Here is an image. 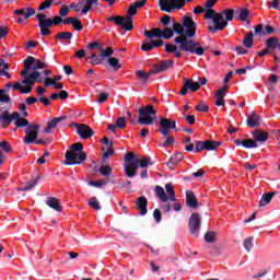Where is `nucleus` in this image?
Listing matches in <instances>:
<instances>
[{
  "label": "nucleus",
  "mask_w": 280,
  "mask_h": 280,
  "mask_svg": "<svg viewBox=\"0 0 280 280\" xmlns=\"http://www.w3.org/2000/svg\"><path fill=\"white\" fill-rule=\"evenodd\" d=\"M44 68H46V63L44 61L33 57H27L24 60V71H22L24 80L15 82L13 88L21 90L22 93H31L34 84L40 77V72L38 70Z\"/></svg>",
  "instance_id": "nucleus-1"
},
{
  "label": "nucleus",
  "mask_w": 280,
  "mask_h": 280,
  "mask_svg": "<svg viewBox=\"0 0 280 280\" xmlns=\"http://www.w3.org/2000/svg\"><path fill=\"white\" fill-rule=\"evenodd\" d=\"M234 18L233 9H225L221 13H218L213 9H207L205 12V19L211 20L210 25H208V31L211 33H217L223 31L225 26L229 25Z\"/></svg>",
  "instance_id": "nucleus-2"
},
{
  "label": "nucleus",
  "mask_w": 280,
  "mask_h": 280,
  "mask_svg": "<svg viewBox=\"0 0 280 280\" xmlns=\"http://www.w3.org/2000/svg\"><path fill=\"white\" fill-rule=\"evenodd\" d=\"M151 159L145 158L143 160H140L138 155H135L132 152H128L125 155V175L128 176L129 178L133 177L137 175V168L139 167H148L151 165L150 163Z\"/></svg>",
  "instance_id": "nucleus-3"
},
{
  "label": "nucleus",
  "mask_w": 280,
  "mask_h": 280,
  "mask_svg": "<svg viewBox=\"0 0 280 280\" xmlns=\"http://www.w3.org/2000/svg\"><path fill=\"white\" fill-rule=\"evenodd\" d=\"M174 43L178 45L179 50L189 52L195 56L205 55V48L196 39H189L185 35L178 36L174 39Z\"/></svg>",
  "instance_id": "nucleus-4"
},
{
  "label": "nucleus",
  "mask_w": 280,
  "mask_h": 280,
  "mask_svg": "<svg viewBox=\"0 0 280 280\" xmlns=\"http://www.w3.org/2000/svg\"><path fill=\"white\" fill-rule=\"evenodd\" d=\"M173 31L175 34L186 38L195 37L197 24L190 16H184L182 23H173Z\"/></svg>",
  "instance_id": "nucleus-5"
},
{
  "label": "nucleus",
  "mask_w": 280,
  "mask_h": 280,
  "mask_svg": "<svg viewBox=\"0 0 280 280\" xmlns=\"http://www.w3.org/2000/svg\"><path fill=\"white\" fill-rule=\"evenodd\" d=\"M83 143L77 142L71 145L70 151L66 153V165H80L86 160V153L83 151Z\"/></svg>",
  "instance_id": "nucleus-6"
},
{
  "label": "nucleus",
  "mask_w": 280,
  "mask_h": 280,
  "mask_svg": "<svg viewBox=\"0 0 280 280\" xmlns=\"http://www.w3.org/2000/svg\"><path fill=\"white\" fill-rule=\"evenodd\" d=\"M164 188L166 189V191H165ZM164 188L162 186H156L155 189H154L155 195L158 196L160 201H162V202H167V201L175 202L176 201V195H175L173 184L167 183L164 186Z\"/></svg>",
  "instance_id": "nucleus-7"
},
{
  "label": "nucleus",
  "mask_w": 280,
  "mask_h": 280,
  "mask_svg": "<svg viewBox=\"0 0 280 280\" xmlns=\"http://www.w3.org/2000/svg\"><path fill=\"white\" fill-rule=\"evenodd\" d=\"M138 124L143 126H152L155 119L156 110L153 109L152 105L139 108Z\"/></svg>",
  "instance_id": "nucleus-8"
},
{
  "label": "nucleus",
  "mask_w": 280,
  "mask_h": 280,
  "mask_svg": "<svg viewBox=\"0 0 280 280\" xmlns=\"http://www.w3.org/2000/svg\"><path fill=\"white\" fill-rule=\"evenodd\" d=\"M98 0H80L77 3H71L70 9L81 15H86L92 9V5H97Z\"/></svg>",
  "instance_id": "nucleus-9"
},
{
  "label": "nucleus",
  "mask_w": 280,
  "mask_h": 280,
  "mask_svg": "<svg viewBox=\"0 0 280 280\" xmlns=\"http://www.w3.org/2000/svg\"><path fill=\"white\" fill-rule=\"evenodd\" d=\"M159 5L162 11L172 13L175 9H183L185 0H159Z\"/></svg>",
  "instance_id": "nucleus-10"
},
{
  "label": "nucleus",
  "mask_w": 280,
  "mask_h": 280,
  "mask_svg": "<svg viewBox=\"0 0 280 280\" xmlns=\"http://www.w3.org/2000/svg\"><path fill=\"white\" fill-rule=\"evenodd\" d=\"M39 129L40 126L37 124H31L30 126H27L25 129V137L23 138L24 144L30 145L34 143L36 138H38Z\"/></svg>",
  "instance_id": "nucleus-11"
},
{
  "label": "nucleus",
  "mask_w": 280,
  "mask_h": 280,
  "mask_svg": "<svg viewBox=\"0 0 280 280\" xmlns=\"http://www.w3.org/2000/svg\"><path fill=\"white\" fill-rule=\"evenodd\" d=\"M144 35L149 38H163V39H168L174 36V30L172 28H164L163 31L161 28H154L152 31H145Z\"/></svg>",
  "instance_id": "nucleus-12"
},
{
  "label": "nucleus",
  "mask_w": 280,
  "mask_h": 280,
  "mask_svg": "<svg viewBox=\"0 0 280 280\" xmlns=\"http://www.w3.org/2000/svg\"><path fill=\"white\" fill-rule=\"evenodd\" d=\"M107 22H114L116 25L121 26L125 31L130 32L133 28L132 18L130 16H110L106 19Z\"/></svg>",
  "instance_id": "nucleus-13"
},
{
  "label": "nucleus",
  "mask_w": 280,
  "mask_h": 280,
  "mask_svg": "<svg viewBox=\"0 0 280 280\" xmlns=\"http://www.w3.org/2000/svg\"><path fill=\"white\" fill-rule=\"evenodd\" d=\"M201 225V218L199 213H192L189 219V232L192 236L198 237Z\"/></svg>",
  "instance_id": "nucleus-14"
},
{
  "label": "nucleus",
  "mask_w": 280,
  "mask_h": 280,
  "mask_svg": "<svg viewBox=\"0 0 280 280\" xmlns=\"http://www.w3.org/2000/svg\"><path fill=\"white\" fill-rule=\"evenodd\" d=\"M176 128V121L175 120H168L164 117L160 118V129L159 132L163 136V137H167L170 130L175 129Z\"/></svg>",
  "instance_id": "nucleus-15"
},
{
  "label": "nucleus",
  "mask_w": 280,
  "mask_h": 280,
  "mask_svg": "<svg viewBox=\"0 0 280 280\" xmlns=\"http://www.w3.org/2000/svg\"><path fill=\"white\" fill-rule=\"evenodd\" d=\"M174 67V61L172 59L161 60L156 65L152 66L151 73L159 74Z\"/></svg>",
  "instance_id": "nucleus-16"
},
{
  "label": "nucleus",
  "mask_w": 280,
  "mask_h": 280,
  "mask_svg": "<svg viewBox=\"0 0 280 280\" xmlns=\"http://www.w3.org/2000/svg\"><path fill=\"white\" fill-rule=\"evenodd\" d=\"M19 118V113L14 112L12 115H10L9 110H3L0 115V122L3 127H8L11 125L12 120Z\"/></svg>",
  "instance_id": "nucleus-17"
},
{
  "label": "nucleus",
  "mask_w": 280,
  "mask_h": 280,
  "mask_svg": "<svg viewBox=\"0 0 280 280\" xmlns=\"http://www.w3.org/2000/svg\"><path fill=\"white\" fill-rule=\"evenodd\" d=\"M200 89V84L194 80H186L184 86L180 90V95H187L188 90L196 92Z\"/></svg>",
  "instance_id": "nucleus-18"
},
{
  "label": "nucleus",
  "mask_w": 280,
  "mask_h": 280,
  "mask_svg": "<svg viewBox=\"0 0 280 280\" xmlns=\"http://www.w3.org/2000/svg\"><path fill=\"white\" fill-rule=\"evenodd\" d=\"M46 206L55 210L56 212H62V206L60 200L55 197H48L46 199Z\"/></svg>",
  "instance_id": "nucleus-19"
},
{
  "label": "nucleus",
  "mask_w": 280,
  "mask_h": 280,
  "mask_svg": "<svg viewBox=\"0 0 280 280\" xmlns=\"http://www.w3.org/2000/svg\"><path fill=\"white\" fill-rule=\"evenodd\" d=\"M77 130H78V135L82 138V139H88L90 137L93 136V131L92 129L86 126V125H79L77 127Z\"/></svg>",
  "instance_id": "nucleus-20"
},
{
  "label": "nucleus",
  "mask_w": 280,
  "mask_h": 280,
  "mask_svg": "<svg viewBox=\"0 0 280 280\" xmlns=\"http://www.w3.org/2000/svg\"><path fill=\"white\" fill-rule=\"evenodd\" d=\"M66 118H67V117H59V118H55V119H52V120H49V121L47 122L46 128L44 129V132H45V133H51L52 130L56 128V126H57L58 124H60L62 120H66Z\"/></svg>",
  "instance_id": "nucleus-21"
},
{
  "label": "nucleus",
  "mask_w": 280,
  "mask_h": 280,
  "mask_svg": "<svg viewBox=\"0 0 280 280\" xmlns=\"http://www.w3.org/2000/svg\"><path fill=\"white\" fill-rule=\"evenodd\" d=\"M164 44L163 39H155V40H151L149 43H144L142 45V50L143 51H151L152 49H154L155 47H160Z\"/></svg>",
  "instance_id": "nucleus-22"
},
{
  "label": "nucleus",
  "mask_w": 280,
  "mask_h": 280,
  "mask_svg": "<svg viewBox=\"0 0 280 280\" xmlns=\"http://www.w3.org/2000/svg\"><path fill=\"white\" fill-rule=\"evenodd\" d=\"M37 21H38V25L39 27H51L52 24V19H46V15L40 13L36 15Z\"/></svg>",
  "instance_id": "nucleus-23"
},
{
  "label": "nucleus",
  "mask_w": 280,
  "mask_h": 280,
  "mask_svg": "<svg viewBox=\"0 0 280 280\" xmlns=\"http://www.w3.org/2000/svg\"><path fill=\"white\" fill-rule=\"evenodd\" d=\"M186 205L190 208L198 207L197 198H196L194 191H191V190L186 191Z\"/></svg>",
  "instance_id": "nucleus-24"
},
{
  "label": "nucleus",
  "mask_w": 280,
  "mask_h": 280,
  "mask_svg": "<svg viewBox=\"0 0 280 280\" xmlns=\"http://www.w3.org/2000/svg\"><path fill=\"white\" fill-rule=\"evenodd\" d=\"M147 205H148V201L144 197H139L138 200L136 201V206L140 211V215L147 214Z\"/></svg>",
  "instance_id": "nucleus-25"
},
{
  "label": "nucleus",
  "mask_w": 280,
  "mask_h": 280,
  "mask_svg": "<svg viewBox=\"0 0 280 280\" xmlns=\"http://www.w3.org/2000/svg\"><path fill=\"white\" fill-rule=\"evenodd\" d=\"M14 14L18 16H23L24 20H28L31 16H33L35 14V10L34 9H20V10H15Z\"/></svg>",
  "instance_id": "nucleus-26"
},
{
  "label": "nucleus",
  "mask_w": 280,
  "mask_h": 280,
  "mask_svg": "<svg viewBox=\"0 0 280 280\" xmlns=\"http://www.w3.org/2000/svg\"><path fill=\"white\" fill-rule=\"evenodd\" d=\"M184 160V155L180 152H176L172 155L171 160L167 163L168 167L178 165Z\"/></svg>",
  "instance_id": "nucleus-27"
},
{
  "label": "nucleus",
  "mask_w": 280,
  "mask_h": 280,
  "mask_svg": "<svg viewBox=\"0 0 280 280\" xmlns=\"http://www.w3.org/2000/svg\"><path fill=\"white\" fill-rule=\"evenodd\" d=\"M102 56L97 55L96 52H92L91 56L88 57V60L91 66L96 67L102 63Z\"/></svg>",
  "instance_id": "nucleus-28"
},
{
  "label": "nucleus",
  "mask_w": 280,
  "mask_h": 280,
  "mask_svg": "<svg viewBox=\"0 0 280 280\" xmlns=\"http://www.w3.org/2000/svg\"><path fill=\"white\" fill-rule=\"evenodd\" d=\"M261 120V117L255 113H253L248 118H247V126L249 127H256L259 126V121Z\"/></svg>",
  "instance_id": "nucleus-29"
},
{
  "label": "nucleus",
  "mask_w": 280,
  "mask_h": 280,
  "mask_svg": "<svg viewBox=\"0 0 280 280\" xmlns=\"http://www.w3.org/2000/svg\"><path fill=\"white\" fill-rule=\"evenodd\" d=\"M273 196V192H267L262 195L259 201V207H266L267 205H269V202L272 201Z\"/></svg>",
  "instance_id": "nucleus-30"
},
{
  "label": "nucleus",
  "mask_w": 280,
  "mask_h": 280,
  "mask_svg": "<svg viewBox=\"0 0 280 280\" xmlns=\"http://www.w3.org/2000/svg\"><path fill=\"white\" fill-rule=\"evenodd\" d=\"M254 137L258 142H266L268 140V132L257 130L254 132Z\"/></svg>",
  "instance_id": "nucleus-31"
},
{
  "label": "nucleus",
  "mask_w": 280,
  "mask_h": 280,
  "mask_svg": "<svg viewBox=\"0 0 280 280\" xmlns=\"http://www.w3.org/2000/svg\"><path fill=\"white\" fill-rule=\"evenodd\" d=\"M221 145V143L219 141H214V140H206L205 141V147L207 151H213L217 148H219Z\"/></svg>",
  "instance_id": "nucleus-32"
},
{
  "label": "nucleus",
  "mask_w": 280,
  "mask_h": 280,
  "mask_svg": "<svg viewBox=\"0 0 280 280\" xmlns=\"http://www.w3.org/2000/svg\"><path fill=\"white\" fill-rule=\"evenodd\" d=\"M107 62L109 63L110 67L114 68L115 71H118L121 68V65L119 63V59L117 58H109L107 59Z\"/></svg>",
  "instance_id": "nucleus-33"
},
{
  "label": "nucleus",
  "mask_w": 280,
  "mask_h": 280,
  "mask_svg": "<svg viewBox=\"0 0 280 280\" xmlns=\"http://www.w3.org/2000/svg\"><path fill=\"white\" fill-rule=\"evenodd\" d=\"M0 150L1 152L3 151L4 153L9 154L12 151L11 144L9 141H1L0 142Z\"/></svg>",
  "instance_id": "nucleus-34"
},
{
  "label": "nucleus",
  "mask_w": 280,
  "mask_h": 280,
  "mask_svg": "<svg viewBox=\"0 0 280 280\" xmlns=\"http://www.w3.org/2000/svg\"><path fill=\"white\" fill-rule=\"evenodd\" d=\"M151 74H153L152 70H150V72H145L143 70H138L136 72V75L139 78V79H142V80H149Z\"/></svg>",
  "instance_id": "nucleus-35"
},
{
  "label": "nucleus",
  "mask_w": 280,
  "mask_h": 280,
  "mask_svg": "<svg viewBox=\"0 0 280 280\" xmlns=\"http://www.w3.org/2000/svg\"><path fill=\"white\" fill-rule=\"evenodd\" d=\"M89 207L93 208L96 211L101 210V205L100 201L97 200L96 197H92L89 201Z\"/></svg>",
  "instance_id": "nucleus-36"
},
{
  "label": "nucleus",
  "mask_w": 280,
  "mask_h": 280,
  "mask_svg": "<svg viewBox=\"0 0 280 280\" xmlns=\"http://www.w3.org/2000/svg\"><path fill=\"white\" fill-rule=\"evenodd\" d=\"M72 33L71 32H60L56 35L57 39H63V40H69L72 38Z\"/></svg>",
  "instance_id": "nucleus-37"
},
{
  "label": "nucleus",
  "mask_w": 280,
  "mask_h": 280,
  "mask_svg": "<svg viewBox=\"0 0 280 280\" xmlns=\"http://www.w3.org/2000/svg\"><path fill=\"white\" fill-rule=\"evenodd\" d=\"M253 246H254V237H247L244 241V247H245L246 252L250 253Z\"/></svg>",
  "instance_id": "nucleus-38"
},
{
  "label": "nucleus",
  "mask_w": 280,
  "mask_h": 280,
  "mask_svg": "<svg viewBox=\"0 0 280 280\" xmlns=\"http://www.w3.org/2000/svg\"><path fill=\"white\" fill-rule=\"evenodd\" d=\"M205 240L207 243H213L217 241V233L214 232H207L205 235Z\"/></svg>",
  "instance_id": "nucleus-39"
},
{
  "label": "nucleus",
  "mask_w": 280,
  "mask_h": 280,
  "mask_svg": "<svg viewBox=\"0 0 280 280\" xmlns=\"http://www.w3.org/2000/svg\"><path fill=\"white\" fill-rule=\"evenodd\" d=\"M13 120H15V126H16L18 128L28 126V120H27V119H24V118H21L20 116H18V118H16V119H13Z\"/></svg>",
  "instance_id": "nucleus-40"
},
{
  "label": "nucleus",
  "mask_w": 280,
  "mask_h": 280,
  "mask_svg": "<svg viewBox=\"0 0 280 280\" xmlns=\"http://www.w3.org/2000/svg\"><path fill=\"white\" fill-rule=\"evenodd\" d=\"M279 47V39L276 38V37H271L267 40V47L268 48H276V47Z\"/></svg>",
  "instance_id": "nucleus-41"
},
{
  "label": "nucleus",
  "mask_w": 280,
  "mask_h": 280,
  "mask_svg": "<svg viewBox=\"0 0 280 280\" xmlns=\"http://www.w3.org/2000/svg\"><path fill=\"white\" fill-rule=\"evenodd\" d=\"M243 145L247 149H253V148H257V143L255 140H252V139H246V140H243Z\"/></svg>",
  "instance_id": "nucleus-42"
},
{
  "label": "nucleus",
  "mask_w": 280,
  "mask_h": 280,
  "mask_svg": "<svg viewBox=\"0 0 280 280\" xmlns=\"http://www.w3.org/2000/svg\"><path fill=\"white\" fill-rule=\"evenodd\" d=\"M244 45L247 48H250L253 46V33L252 32L247 33V35L244 39Z\"/></svg>",
  "instance_id": "nucleus-43"
},
{
  "label": "nucleus",
  "mask_w": 280,
  "mask_h": 280,
  "mask_svg": "<svg viewBox=\"0 0 280 280\" xmlns=\"http://www.w3.org/2000/svg\"><path fill=\"white\" fill-rule=\"evenodd\" d=\"M74 30H77L78 32L83 30V25H82V21L78 20L77 18L73 19L72 24Z\"/></svg>",
  "instance_id": "nucleus-44"
},
{
  "label": "nucleus",
  "mask_w": 280,
  "mask_h": 280,
  "mask_svg": "<svg viewBox=\"0 0 280 280\" xmlns=\"http://www.w3.org/2000/svg\"><path fill=\"white\" fill-rule=\"evenodd\" d=\"M100 51H101L102 58L113 56V54H114L112 47H107L105 50L100 47Z\"/></svg>",
  "instance_id": "nucleus-45"
},
{
  "label": "nucleus",
  "mask_w": 280,
  "mask_h": 280,
  "mask_svg": "<svg viewBox=\"0 0 280 280\" xmlns=\"http://www.w3.org/2000/svg\"><path fill=\"white\" fill-rule=\"evenodd\" d=\"M51 4H52V0H46L39 4L38 10L44 11L46 9H49Z\"/></svg>",
  "instance_id": "nucleus-46"
},
{
  "label": "nucleus",
  "mask_w": 280,
  "mask_h": 280,
  "mask_svg": "<svg viewBox=\"0 0 280 280\" xmlns=\"http://www.w3.org/2000/svg\"><path fill=\"white\" fill-rule=\"evenodd\" d=\"M35 186H36V179H33V180H30L25 187L20 188V189H18V190H21V191H28V190H31V189H32L33 187H35Z\"/></svg>",
  "instance_id": "nucleus-47"
},
{
  "label": "nucleus",
  "mask_w": 280,
  "mask_h": 280,
  "mask_svg": "<svg viewBox=\"0 0 280 280\" xmlns=\"http://www.w3.org/2000/svg\"><path fill=\"white\" fill-rule=\"evenodd\" d=\"M228 89H229V86L225 85V86L222 88L221 90H218V91L215 92V97H217V98H224Z\"/></svg>",
  "instance_id": "nucleus-48"
},
{
  "label": "nucleus",
  "mask_w": 280,
  "mask_h": 280,
  "mask_svg": "<svg viewBox=\"0 0 280 280\" xmlns=\"http://www.w3.org/2000/svg\"><path fill=\"white\" fill-rule=\"evenodd\" d=\"M89 185L91 187H103L104 185H106V182L105 180H90L89 182Z\"/></svg>",
  "instance_id": "nucleus-49"
},
{
  "label": "nucleus",
  "mask_w": 280,
  "mask_h": 280,
  "mask_svg": "<svg viewBox=\"0 0 280 280\" xmlns=\"http://www.w3.org/2000/svg\"><path fill=\"white\" fill-rule=\"evenodd\" d=\"M164 137H166V140H164V142L162 143V145L163 147H170V145H173L174 144V138L172 137V136H168V133H167V136H164Z\"/></svg>",
  "instance_id": "nucleus-50"
},
{
  "label": "nucleus",
  "mask_w": 280,
  "mask_h": 280,
  "mask_svg": "<svg viewBox=\"0 0 280 280\" xmlns=\"http://www.w3.org/2000/svg\"><path fill=\"white\" fill-rule=\"evenodd\" d=\"M0 102L10 103V96L5 94V90H0Z\"/></svg>",
  "instance_id": "nucleus-51"
},
{
  "label": "nucleus",
  "mask_w": 280,
  "mask_h": 280,
  "mask_svg": "<svg viewBox=\"0 0 280 280\" xmlns=\"http://www.w3.org/2000/svg\"><path fill=\"white\" fill-rule=\"evenodd\" d=\"M100 173H101L103 176H109L110 173H112V168H110V166H101Z\"/></svg>",
  "instance_id": "nucleus-52"
},
{
  "label": "nucleus",
  "mask_w": 280,
  "mask_h": 280,
  "mask_svg": "<svg viewBox=\"0 0 280 280\" xmlns=\"http://www.w3.org/2000/svg\"><path fill=\"white\" fill-rule=\"evenodd\" d=\"M165 50H166V52H168V54H173V52H176V51L178 50V48H177V46L174 45V44H166Z\"/></svg>",
  "instance_id": "nucleus-53"
},
{
  "label": "nucleus",
  "mask_w": 280,
  "mask_h": 280,
  "mask_svg": "<svg viewBox=\"0 0 280 280\" xmlns=\"http://www.w3.org/2000/svg\"><path fill=\"white\" fill-rule=\"evenodd\" d=\"M68 13H69V8L66 4H62L59 11V15L61 18H65L68 15Z\"/></svg>",
  "instance_id": "nucleus-54"
},
{
  "label": "nucleus",
  "mask_w": 280,
  "mask_h": 280,
  "mask_svg": "<svg viewBox=\"0 0 280 280\" xmlns=\"http://www.w3.org/2000/svg\"><path fill=\"white\" fill-rule=\"evenodd\" d=\"M247 16H248V10L247 9H241L240 14H238L240 20L246 21Z\"/></svg>",
  "instance_id": "nucleus-55"
},
{
  "label": "nucleus",
  "mask_w": 280,
  "mask_h": 280,
  "mask_svg": "<svg viewBox=\"0 0 280 280\" xmlns=\"http://www.w3.org/2000/svg\"><path fill=\"white\" fill-rule=\"evenodd\" d=\"M269 8H273L275 10H280V0H271L269 1Z\"/></svg>",
  "instance_id": "nucleus-56"
},
{
  "label": "nucleus",
  "mask_w": 280,
  "mask_h": 280,
  "mask_svg": "<svg viewBox=\"0 0 280 280\" xmlns=\"http://www.w3.org/2000/svg\"><path fill=\"white\" fill-rule=\"evenodd\" d=\"M115 125H116L117 128L124 129L125 126H126V120H125V118H124V117L118 118V119L116 120V124H115Z\"/></svg>",
  "instance_id": "nucleus-57"
},
{
  "label": "nucleus",
  "mask_w": 280,
  "mask_h": 280,
  "mask_svg": "<svg viewBox=\"0 0 280 280\" xmlns=\"http://www.w3.org/2000/svg\"><path fill=\"white\" fill-rule=\"evenodd\" d=\"M206 150V142L205 141H197L196 143V152H200Z\"/></svg>",
  "instance_id": "nucleus-58"
},
{
  "label": "nucleus",
  "mask_w": 280,
  "mask_h": 280,
  "mask_svg": "<svg viewBox=\"0 0 280 280\" xmlns=\"http://www.w3.org/2000/svg\"><path fill=\"white\" fill-rule=\"evenodd\" d=\"M108 100V94L105 92H101L98 95V103L103 104L104 102H106Z\"/></svg>",
  "instance_id": "nucleus-59"
},
{
  "label": "nucleus",
  "mask_w": 280,
  "mask_h": 280,
  "mask_svg": "<svg viewBox=\"0 0 280 280\" xmlns=\"http://www.w3.org/2000/svg\"><path fill=\"white\" fill-rule=\"evenodd\" d=\"M153 215H154V219H155L156 223H161V221H162V212H161V210H159V209L154 210Z\"/></svg>",
  "instance_id": "nucleus-60"
},
{
  "label": "nucleus",
  "mask_w": 280,
  "mask_h": 280,
  "mask_svg": "<svg viewBox=\"0 0 280 280\" xmlns=\"http://www.w3.org/2000/svg\"><path fill=\"white\" fill-rule=\"evenodd\" d=\"M197 112L208 113L209 108L205 104H199L195 107Z\"/></svg>",
  "instance_id": "nucleus-61"
},
{
  "label": "nucleus",
  "mask_w": 280,
  "mask_h": 280,
  "mask_svg": "<svg viewBox=\"0 0 280 280\" xmlns=\"http://www.w3.org/2000/svg\"><path fill=\"white\" fill-rule=\"evenodd\" d=\"M113 154H114V151H113V149H112V143H110L109 147H107V150L104 152L103 156H104L105 159H107V158H109V156H113Z\"/></svg>",
  "instance_id": "nucleus-62"
},
{
  "label": "nucleus",
  "mask_w": 280,
  "mask_h": 280,
  "mask_svg": "<svg viewBox=\"0 0 280 280\" xmlns=\"http://www.w3.org/2000/svg\"><path fill=\"white\" fill-rule=\"evenodd\" d=\"M9 34V28L7 26H1L0 27V39L8 36Z\"/></svg>",
  "instance_id": "nucleus-63"
},
{
  "label": "nucleus",
  "mask_w": 280,
  "mask_h": 280,
  "mask_svg": "<svg viewBox=\"0 0 280 280\" xmlns=\"http://www.w3.org/2000/svg\"><path fill=\"white\" fill-rule=\"evenodd\" d=\"M55 83H56V81H54V79H51V78H46L44 81L45 86H54Z\"/></svg>",
  "instance_id": "nucleus-64"
}]
</instances>
